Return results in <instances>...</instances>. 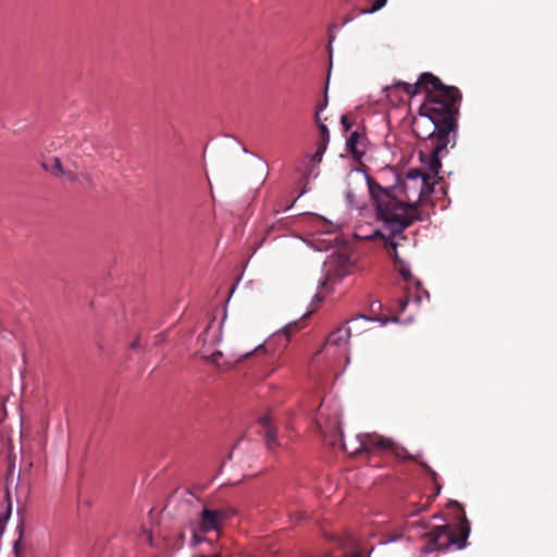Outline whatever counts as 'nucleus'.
<instances>
[{
  "mask_svg": "<svg viewBox=\"0 0 557 557\" xmlns=\"http://www.w3.org/2000/svg\"><path fill=\"white\" fill-rule=\"evenodd\" d=\"M222 357H223V354L221 351H215V352L211 354L210 356L206 357V360H208L209 362L219 367L220 366L219 362Z\"/></svg>",
  "mask_w": 557,
  "mask_h": 557,
  "instance_id": "19",
  "label": "nucleus"
},
{
  "mask_svg": "<svg viewBox=\"0 0 557 557\" xmlns=\"http://www.w3.org/2000/svg\"><path fill=\"white\" fill-rule=\"evenodd\" d=\"M352 20V17H349V16H346L345 20H344V23H348Z\"/></svg>",
  "mask_w": 557,
  "mask_h": 557,
  "instance_id": "31",
  "label": "nucleus"
},
{
  "mask_svg": "<svg viewBox=\"0 0 557 557\" xmlns=\"http://www.w3.org/2000/svg\"><path fill=\"white\" fill-rule=\"evenodd\" d=\"M299 330V326H298V323L295 322L293 324H288L284 327V333L286 334L287 337H290L292 334L296 331Z\"/></svg>",
  "mask_w": 557,
  "mask_h": 557,
  "instance_id": "21",
  "label": "nucleus"
},
{
  "mask_svg": "<svg viewBox=\"0 0 557 557\" xmlns=\"http://www.w3.org/2000/svg\"><path fill=\"white\" fill-rule=\"evenodd\" d=\"M148 540L150 543L152 542V535L150 533L148 534Z\"/></svg>",
  "mask_w": 557,
  "mask_h": 557,
  "instance_id": "33",
  "label": "nucleus"
},
{
  "mask_svg": "<svg viewBox=\"0 0 557 557\" xmlns=\"http://www.w3.org/2000/svg\"><path fill=\"white\" fill-rule=\"evenodd\" d=\"M341 123H342V125H343V127H344V129L346 132L350 129L351 123H350L349 117L347 115H342Z\"/></svg>",
  "mask_w": 557,
  "mask_h": 557,
  "instance_id": "23",
  "label": "nucleus"
},
{
  "mask_svg": "<svg viewBox=\"0 0 557 557\" xmlns=\"http://www.w3.org/2000/svg\"><path fill=\"white\" fill-rule=\"evenodd\" d=\"M326 147L327 146H323V145L318 144V149H317L315 153L311 158L312 162H314V163H320L321 162L322 157H323V154H324V152L326 150Z\"/></svg>",
  "mask_w": 557,
  "mask_h": 557,
  "instance_id": "18",
  "label": "nucleus"
},
{
  "mask_svg": "<svg viewBox=\"0 0 557 557\" xmlns=\"http://www.w3.org/2000/svg\"><path fill=\"white\" fill-rule=\"evenodd\" d=\"M138 346H139V341H138V339L134 341V342L131 344V347H132V348H134V349H135V348H137Z\"/></svg>",
  "mask_w": 557,
  "mask_h": 557,
  "instance_id": "29",
  "label": "nucleus"
},
{
  "mask_svg": "<svg viewBox=\"0 0 557 557\" xmlns=\"http://www.w3.org/2000/svg\"><path fill=\"white\" fill-rule=\"evenodd\" d=\"M203 534L205 533L198 530V524L196 523V525L193 529L191 545L197 546L200 543H202L205 541Z\"/></svg>",
  "mask_w": 557,
  "mask_h": 557,
  "instance_id": "16",
  "label": "nucleus"
},
{
  "mask_svg": "<svg viewBox=\"0 0 557 557\" xmlns=\"http://www.w3.org/2000/svg\"><path fill=\"white\" fill-rule=\"evenodd\" d=\"M359 321H368V319L364 315H360V317L351 320V322H354V323H357Z\"/></svg>",
  "mask_w": 557,
  "mask_h": 557,
  "instance_id": "26",
  "label": "nucleus"
},
{
  "mask_svg": "<svg viewBox=\"0 0 557 557\" xmlns=\"http://www.w3.org/2000/svg\"><path fill=\"white\" fill-rule=\"evenodd\" d=\"M408 301H409V298L408 297H404L401 299L398 300V307H399V311L403 312L406 310V307L408 305Z\"/></svg>",
  "mask_w": 557,
  "mask_h": 557,
  "instance_id": "24",
  "label": "nucleus"
},
{
  "mask_svg": "<svg viewBox=\"0 0 557 557\" xmlns=\"http://www.w3.org/2000/svg\"><path fill=\"white\" fill-rule=\"evenodd\" d=\"M5 503L7 504L3 506V509H0V537L4 533L7 522L10 519L12 512V503L9 491L7 492L5 495Z\"/></svg>",
  "mask_w": 557,
  "mask_h": 557,
  "instance_id": "10",
  "label": "nucleus"
},
{
  "mask_svg": "<svg viewBox=\"0 0 557 557\" xmlns=\"http://www.w3.org/2000/svg\"><path fill=\"white\" fill-rule=\"evenodd\" d=\"M367 143L368 140L362 133L354 131L347 138L346 147L354 159L360 161L366 153Z\"/></svg>",
  "mask_w": 557,
  "mask_h": 557,
  "instance_id": "7",
  "label": "nucleus"
},
{
  "mask_svg": "<svg viewBox=\"0 0 557 557\" xmlns=\"http://www.w3.org/2000/svg\"><path fill=\"white\" fill-rule=\"evenodd\" d=\"M326 106H327V95L325 94L323 101L318 104L317 112L320 113L321 111H323L326 108Z\"/></svg>",
  "mask_w": 557,
  "mask_h": 557,
  "instance_id": "25",
  "label": "nucleus"
},
{
  "mask_svg": "<svg viewBox=\"0 0 557 557\" xmlns=\"http://www.w3.org/2000/svg\"><path fill=\"white\" fill-rule=\"evenodd\" d=\"M358 445L356 447H348L343 443V449L354 456L358 457L362 454H384L394 448V442L391 438L384 437L375 433H364L358 435Z\"/></svg>",
  "mask_w": 557,
  "mask_h": 557,
  "instance_id": "4",
  "label": "nucleus"
},
{
  "mask_svg": "<svg viewBox=\"0 0 557 557\" xmlns=\"http://www.w3.org/2000/svg\"><path fill=\"white\" fill-rule=\"evenodd\" d=\"M421 510H422V508L418 507V505H416V504H412V505L409 506V509L406 510V515L407 516H414V515H417Z\"/></svg>",
  "mask_w": 557,
  "mask_h": 557,
  "instance_id": "22",
  "label": "nucleus"
},
{
  "mask_svg": "<svg viewBox=\"0 0 557 557\" xmlns=\"http://www.w3.org/2000/svg\"><path fill=\"white\" fill-rule=\"evenodd\" d=\"M314 120H315V123L318 125L319 133H320L319 144L323 145V146H327V144L330 141V132H329L327 126L320 121L319 112H315Z\"/></svg>",
  "mask_w": 557,
  "mask_h": 557,
  "instance_id": "12",
  "label": "nucleus"
},
{
  "mask_svg": "<svg viewBox=\"0 0 557 557\" xmlns=\"http://www.w3.org/2000/svg\"><path fill=\"white\" fill-rule=\"evenodd\" d=\"M386 233L387 234H384L383 232L377 231L375 234L383 237L384 245L388 249V255H389V257H392L394 259L395 263L398 264V271H399L400 275L403 276L404 281L409 285L419 287L420 282L412 276L409 269L406 268L404 265L403 261L399 259V256L397 252V247L399 245V243L396 240L397 236L391 235L389 232H386Z\"/></svg>",
  "mask_w": 557,
  "mask_h": 557,
  "instance_id": "6",
  "label": "nucleus"
},
{
  "mask_svg": "<svg viewBox=\"0 0 557 557\" xmlns=\"http://www.w3.org/2000/svg\"><path fill=\"white\" fill-rule=\"evenodd\" d=\"M24 530H25V527H24V521L22 519L18 522L17 527H16V531L18 532V539L13 544V553H14L15 557H21L22 556V552L24 549V546L22 544V539H23V535H24Z\"/></svg>",
  "mask_w": 557,
  "mask_h": 557,
  "instance_id": "13",
  "label": "nucleus"
},
{
  "mask_svg": "<svg viewBox=\"0 0 557 557\" xmlns=\"http://www.w3.org/2000/svg\"><path fill=\"white\" fill-rule=\"evenodd\" d=\"M386 96L401 90L409 98L421 90L425 91V99L420 107L418 116L412 121V132L421 140L420 158L428 159L429 171L437 175L442 166L440 153L450 141V134L457 128V102L461 94L457 87L446 86L432 73H422L414 84L397 82L384 88Z\"/></svg>",
  "mask_w": 557,
  "mask_h": 557,
  "instance_id": "1",
  "label": "nucleus"
},
{
  "mask_svg": "<svg viewBox=\"0 0 557 557\" xmlns=\"http://www.w3.org/2000/svg\"><path fill=\"white\" fill-rule=\"evenodd\" d=\"M42 168L55 177H61V172H63V165L59 158L45 161Z\"/></svg>",
  "mask_w": 557,
  "mask_h": 557,
  "instance_id": "11",
  "label": "nucleus"
},
{
  "mask_svg": "<svg viewBox=\"0 0 557 557\" xmlns=\"http://www.w3.org/2000/svg\"><path fill=\"white\" fill-rule=\"evenodd\" d=\"M319 302L322 301V298L319 297V295H315L314 297Z\"/></svg>",
  "mask_w": 557,
  "mask_h": 557,
  "instance_id": "32",
  "label": "nucleus"
},
{
  "mask_svg": "<svg viewBox=\"0 0 557 557\" xmlns=\"http://www.w3.org/2000/svg\"><path fill=\"white\" fill-rule=\"evenodd\" d=\"M417 462L421 466V468H422L424 471H426V472L430 474V476H431L432 481H433V482L435 483V485H436V493H435V496H436V495H438V494H440V491H441V485L436 483L437 473H436V472H435V471H434V470H433V469H432V468H431L426 462L420 461L419 459H418V461H417Z\"/></svg>",
  "mask_w": 557,
  "mask_h": 557,
  "instance_id": "15",
  "label": "nucleus"
},
{
  "mask_svg": "<svg viewBox=\"0 0 557 557\" xmlns=\"http://www.w3.org/2000/svg\"><path fill=\"white\" fill-rule=\"evenodd\" d=\"M236 515V510L232 507L209 508L203 507L197 524L198 530L202 533L216 532L220 534L227 520Z\"/></svg>",
  "mask_w": 557,
  "mask_h": 557,
  "instance_id": "5",
  "label": "nucleus"
},
{
  "mask_svg": "<svg viewBox=\"0 0 557 557\" xmlns=\"http://www.w3.org/2000/svg\"><path fill=\"white\" fill-rule=\"evenodd\" d=\"M387 0H373V3L370 9H366L362 12L363 13H373L375 11H379L386 4Z\"/></svg>",
  "mask_w": 557,
  "mask_h": 557,
  "instance_id": "17",
  "label": "nucleus"
},
{
  "mask_svg": "<svg viewBox=\"0 0 557 557\" xmlns=\"http://www.w3.org/2000/svg\"><path fill=\"white\" fill-rule=\"evenodd\" d=\"M470 534V523L462 510L461 521L458 524L457 532L449 524L434 527L425 534L426 543L423 548L425 553L446 549L451 545L463 548Z\"/></svg>",
  "mask_w": 557,
  "mask_h": 557,
  "instance_id": "3",
  "label": "nucleus"
},
{
  "mask_svg": "<svg viewBox=\"0 0 557 557\" xmlns=\"http://www.w3.org/2000/svg\"><path fill=\"white\" fill-rule=\"evenodd\" d=\"M336 429H337L338 437L342 440V437H343V432H342V430L339 429V426H338V425L336 426Z\"/></svg>",
  "mask_w": 557,
  "mask_h": 557,
  "instance_id": "30",
  "label": "nucleus"
},
{
  "mask_svg": "<svg viewBox=\"0 0 557 557\" xmlns=\"http://www.w3.org/2000/svg\"><path fill=\"white\" fill-rule=\"evenodd\" d=\"M259 424L263 430L264 442L269 450L276 447V430L273 426V418L271 413H267L259 418Z\"/></svg>",
  "mask_w": 557,
  "mask_h": 557,
  "instance_id": "8",
  "label": "nucleus"
},
{
  "mask_svg": "<svg viewBox=\"0 0 557 557\" xmlns=\"http://www.w3.org/2000/svg\"><path fill=\"white\" fill-rule=\"evenodd\" d=\"M363 556V553L362 552H356L349 556H346V557H362Z\"/></svg>",
  "mask_w": 557,
  "mask_h": 557,
  "instance_id": "28",
  "label": "nucleus"
},
{
  "mask_svg": "<svg viewBox=\"0 0 557 557\" xmlns=\"http://www.w3.org/2000/svg\"><path fill=\"white\" fill-rule=\"evenodd\" d=\"M330 281H331V274H330V271H327V272H326V275H325V281L322 283V285H323V286H324V285H326V284H327V282H330Z\"/></svg>",
  "mask_w": 557,
  "mask_h": 557,
  "instance_id": "27",
  "label": "nucleus"
},
{
  "mask_svg": "<svg viewBox=\"0 0 557 557\" xmlns=\"http://www.w3.org/2000/svg\"><path fill=\"white\" fill-rule=\"evenodd\" d=\"M371 199L384 232L399 236L414 221L421 220L418 205L433 191L431 176L411 169L405 178L391 187H383L368 178Z\"/></svg>",
  "mask_w": 557,
  "mask_h": 557,
  "instance_id": "2",
  "label": "nucleus"
},
{
  "mask_svg": "<svg viewBox=\"0 0 557 557\" xmlns=\"http://www.w3.org/2000/svg\"><path fill=\"white\" fill-rule=\"evenodd\" d=\"M391 453H393L396 458L401 460L418 461V456L409 454L406 448L399 447L395 443L394 448L391 449Z\"/></svg>",
  "mask_w": 557,
  "mask_h": 557,
  "instance_id": "14",
  "label": "nucleus"
},
{
  "mask_svg": "<svg viewBox=\"0 0 557 557\" xmlns=\"http://www.w3.org/2000/svg\"><path fill=\"white\" fill-rule=\"evenodd\" d=\"M351 334L350 327L345 324L338 326L336 330L330 333L326 338V345L331 346H344L348 344Z\"/></svg>",
  "mask_w": 557,
  "mask_h": 557,
  "instance_id": "9",
  "label": "nucleus"
},
{
  "mask_svg": "<svg viewBox=\"0 0 557 557\" xmlns=\"http://www.w3.org/2000/svg\"><path fill=\"white\" fill-rule=\"evenodd\" d=\"M453 504H454L455 506H457V507H460L459 503H457V502H454Z\"/></svg>",
  "mask_w": 557,
  "mask_h": 557,
  "instance_id": "34",
  "label": "nucleus"
},
{
  "mask_svg": "<svg viewBox=\"0 0 557 557\" xmlns=\"http://www.w3.org/2000/svg\"><path fill=\"white\" fill-rule=\"evenodd\" d=\"M61 177H64L71 182H75L78 178L77 175L73 171L65 170L64 168H63V172H61Z\"/></svg>",
  "mask_w": 557,
  "mask_h": 557,
  "instance_id": "20",
  "label": "nucleus"
}]
</instances>
